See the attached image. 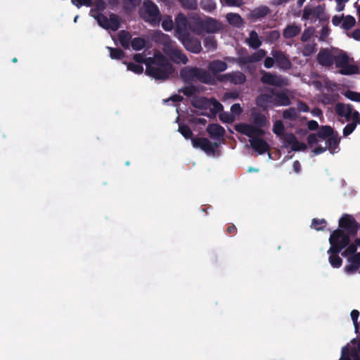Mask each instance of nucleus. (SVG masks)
Listing matches in <instances>:
<instances>
[{
  "label": "nucleus",
  "instance_id": "052dcab7",
  "mask_svg": "<svg viewBox=\"0 0 360 360\" xmlns=\"http://www.w3.org/2000/svg\"><path fill=\"white\" fill-rule=\"evenodd\" d=\"M297 110L298 112H307L310 110L309 105L305 102H304L302 101H299L297 102Z\"/></svg>",
  "mask_w": 360,
  "mask_h": 360
},
{
  "label": "nucleus",
  "instance_id": "c756f323",
  "mask_svg": "<svg viewBox=\"0 0 360 360\" xmlns=\"http://www.w3.org/2000/svg\"><path fill=\"white\" fill-rule=\"evenodd\" d=\"M335 132L330 126L323 125L319 128L317 134L319 138L327 140L329 137L335 135Z\"/></svg>",
  "mask_w": 360,
  "mask_h": 360
},
{
  "label": "nucleus",
  "instance_id": "79ce46f5",
  "mask_svg": "<svg viewBox=\"0 0 360 360\" xmlns=\"http://www.w3.org/2000/svg\"><path fill=\"white\" fill-rule=\"evenodd\" d=\"M98 22V24L103 28L108 30L109 18L103 13H98L96 15H91Z\"/></svg>",
  "mask_w": 360,
  "mask_h": 360
},
{
  "label": "nucleus",
  "instance_id": "37998d69",
  "mask_svg": "<svg viewBox=\"0 0 360 360\" xmlns=\"http://www.w3.org/2000/svg\"><path fill=\"white\" fill-rule=\"evenodd\" d=\"M200 7L208 12H212L216 9V4L212 0H201Z\"/></svg>",
  "mask_w": 360,
  "mask_h": 360
},
{
  "label": "nucleus",
  "instance_id": "49530a36",
  "mask_svg": "<svg viewBox=\"0 0 360 360\" xmlns=\"http://www.w3.org/2000/svg\"><path fill=\"white\" fill-rule=\"evenodd\" d=\"M327 222L324 219H313L311 222V227L316 231H321L326 226Z\"/></svg>",
  "mask_w": 360,
  "mask_h": 360
},
{
  "label": "nucleus",
  "instance_id": "a18cd8bd",
  "mask_svg": "<svg viewBox=\"0 0 360 360\" xmlns=\"http://www.w3.org/2000/svg\"><path fill=\"white\" fill-rule=\"evenodd\" d=\"M108 49L112 59H121L124 57V52L120 48L108 47Z\"/></svg>",
  "mask_w": 360,
  "mask_h": 360
},
{
  "label": "nucleus",
  "instance_id": "39448f33",
  "mask_svg": "<svg viewBox=\"0 0 360 360\" xmlns=\"http://www.w3.org/2000/svg\"><path fill=\"white\" fill-rule=\"evenodd\" d=\"M335 111L338 117H344L346 122H356L360 124V114L352 104L338 103L335 105Z\"/></svg>",
  "mask_w": 360,
  "mask_h": 360
},
{
  "label": "nucleus",
  "instance_id": "13d9d810",
  "mask_svg": "<svg viewBox=\"0 0 360 360\" xmlns=\"http://www.w3.org/2000/svg\"><path fill=\"white\" fill-rule=\"evenodd\" d=\"M359 266L354 263H350L345 266V271L348 274H353L359 269Z\"/></svg>",
  "mask_w": 360,
  "mask_h": 360
},
{
  "label": "nucleus",
  "instance_id": "f3484780",
  "mask_svg": "<svg viewBox=\"0 0 360 360\" xmlns=\"http://www.w3.org/2000/svg\"><path fill=\"white\" fill-rule=\"evenodd\" d=\"M200 28L207 33H216L221 29V24L216 19L207 17L199 22Z\"/></svg>",
  "mask_w": 360,
  "mask_h": 360
},
{
  "label": "nucleus",
  "instance_id": "603ef678",
  "mask_svg": "<svg viewBox=\"0 0 360 360\" xmlns=\"http://www.w3.org/2000/svg\"><path fill=\"white\" fill-rule=\"evenodd\" d=\"M127 70L134 72L136 74H141L143 72V68L140 64L129 63L127 65Z\"/></svg>",
  "mask_w": 360,
  "mask_h": 360
},
{
  "label": "nucleus",
  "instance_id": "864d4df0",
  "mask_svg": "<svg viewBox=\"0 0 360 360\" xmlns=\"http://www.w3.org/2000/svg\"><path fill=\"white\" fill-rule=\"evenodd\" d=\"M350 316H351V319H352V320L353 321V323H354L355 333H358L359 328V323H358V318H359V311L358 310H356V309H353L351 311Z\"/></svg>",
  "mask_w": 360,
  "mask_h": 360
},
{
  "label": "nucleus",
  "instance_id": "4c0bfd02",
  "mask_svg": "<svg viewBox=\"0 0 360 360\" xmlns=\"http://www.w3.org/2000/svg\"><path fill=\"white\" fill-rule=\"evenodd\" d=\"M358 71L359 68L356 65H349V63H347L346 65L340 68V72L343 75H350L357 73Z\"/></svg>",
  "mask_w": 360,
  "mask_h": 360
},
{
  "label": "nucleus",
  "instance_id": "ea45409f",
  "mask_svg": "<svg viewBox=\"0 0 360 360\" xmlns=\"http://www.w3.org/2000/svg\"><path fill=\"white\" fill-rule=\"evenodd\" d=\"M204 46L209 51H214L217 48V41L213 36H208L204 39Z\"/></svg>",
  "mask_w": 360,
  "mask_h": 360
},
{
  "label": "nucleus",
  "instance_id": "20e7f679",
  "mask_svg": "<svg viewBox=\"0 0 360 360\" xmlns=\"http://www.w3.org/2000/svg\"><path fill=\"white\" fill-rule=\"evenodd\" d=\"M180 77L186 84L200 82L205 84H213L214 79L205 69L198 67L186 66L180 70Z\"/></svg>",
  "mask_w": 360,
  "mask_h": 360
},
{
  "label": "nucleus",
  "instance_id": "6e6d98bb",
  "mask_svg": "<svg viewBox=\"0 0 360 360\" xmlns=\"http://www.w3.org/2000/svg\"><path fill=\"white\" fill-rule=\"evenodd\" d=\"M219 119L222 122L224 123H231L234 120L233 115L228 112H224L220 113Z\"/></svg>",
  "mask_w": 360,
  "mask_h": 360
},
{
  "label": "nucleus",
  "instance_id": "a211bd4d",
  "mask_svg": "<svg viewBox=\"0 0 360 360\" xmlns=\"http://www.w3.org/2000/svg\"><path fill=\"white\" fill-rule=\"evenodd\" d=\"M175 24V32L178 39L189 33L187 29L188 20L183 13H179L176 16Z\"/></svg>",
  "mask_w": 360,
  "mask_h": 360
},
{
  "label": "nucleus",
  "instance_id": "b1692460",
  "mask_svg": "<svg viewBox=\"0 0 360 360\" xmlns=\"http://www.w3.org/2000/svg\"><path fill=\"white\" fill-rule=\"evenodd\" d=\"M340 138L338 137V132H335V135H333L326 140V146H327V149H328L330 153L333 154L338 152L340 150Z\"/></svg>",
  "mask_w": 360,
  "mask_h": 360
},
{
  "label": "nucleus",
  "instance_id": "f03ea898",
  "mask_svg": "<svg viewBox=\"0 0 360 360\" xmlns=\"http://www.w3.org/2000/svg\"><path fill=\"white\" fill-rule=\"evenodd\" d=\"M349 242L350 238L343 233L342 230L335 229L331 233L329 238L330 247L327 253L329 254L328 261L332 267L338 269L342 266V259L339 256V253L347 246Z\"/></svg>",
  "mask_w": 360,
  "mask_h": 360
},
{
  "label": "nucleus",
  "instance_id": "2eb2a0df",
  "mask_svg": "<svg viewBox=\"0 0 360 360\" xmlns=\"http://www.w3.org/2000/svg\"><path fill=\"white\" fill-rule=\"evenodd\" d=\"M272 95L275 96L274 103L276 105L288 106L290 105L291 103L289 96L285 93L278 92L276 94H274V91L271 90V94H264L258 98L257 104H259V102L263 100L264 98L266 99L271 98L272 97Z\"/></svg>",
  "mask_w": 360,
  "mask_h": 360
},
{
  "label": "nucleus",
  "instance_id": "0eeeda50",
  "mask_svg": "<svg viewBox=\"0 0 360 360\" xmlns=\"http://www.w3.org/2000/svg\"><path fill=\"white\" fill-rule=\"evenodd\" d=\"M339 229L342 230L345 235H347L350 238V236H355L360 228V224L353 217V216L344 214L342 217L339 219Z\"/></svg>",
  "mask_w": 360,
  "mask_h": 360
},
{
  "label": "nucleus",
  "instance_id": "7c9ffc66",
  "mask_svg": "<svg viewBox=\"0 0 360 360\" xmlns=\"http://www.w3.org/2000/svg\"><path fill=\"white\" fill-rule=\"evenodd\" d=\"M226 19L230 25L237 27H240L243 22V18L238 13H229L226 15Z\"/></svg>",
  "mask_w": 360,
  "mask_h": 360
},
{
  "label": "nucleus",
  "instance_id": "3c124183",
  "mask_svg": "<svg viewBox=\"0 0 360 360\" xmlns=\"http://www.w3.org/2000/svg\"><path fill=\"white\" fill-rule=\"evenodd\" d=\"M162 27L165 30V31H170L173 29L174 27V22L172 21V17L171 16H167L166 18H165L162 22Z\"/></svg>",
  "mask_w": 360,
  "mask_h": 360
},
{
  "label": "nucleus",
  "instance_id": "a878e982",
  "mask_svg": "<svg viewBox=\"0 0 360 360\" xmlns=\"http://www.w3.org/2000/svg\"><path fill=\"white\" fill-rule=\"evenodd\" d=\"M271 13L270 8L267 6H261L255 8L251 11L250 16L254 20L262 19Z\"/></svg>",
  "mask_w": 360,
  "mask_h": 360
},
{
  "label": "nucleus",
  "instance_id": "2f4dec72",
  "mask_svg": "<svg viewBox=\"0 0 360 360\" xmlns=\"http://www.w3.org/2000/svg\"><path fill=\"white\" fill-rule=\"evenodd\" d=\"M282 117L284 120L295 121L298 117V113L296 108L291 107L283 111Z\"/></svg>",
  "mask_w": 360,
  "mask_h": 360
},
{
  "label": "nucleus",
  "instance_id": "e2e57ef3",
  "mask_svg": "<svg viewBox=\"0 0 360 360\" xmlns=\"http://www.w3.org/2000/svg\"><path fill=\"white\" fill-rule=\"evenodd\" d=\"M231 113L233 115H239L242 113L243 109L239 103H234L231 107Z\"/></svg>",
  "mask_w": 360,
  "mask_h": 360
},
{
  "label": "nucleus",
  "instance_id": "09e8293b",
  "mask_svg": "<svg viewBox=\"0 0 360 360\" xmlns=\"http://www.w3.org/2000/svg\"><path fill=\"white\" fill-rule=\"evenodd\" d=\"M280 36L281 34L278 30H275L269 31L266 35V41L270 43H274L279 39Z\"/></svg>",
  "mask_w": 360,
  "mask_h": 360
},
{
  "label": "nucleus",
  "instance_id": "8fccbe9b",
  "mask_svg": "<svg viewBox=\"0 0 360 360\" xmlns=\"http://www.w3.org/2000/svg\"><path fill=\"white\" fill-rule=\"evenodd\" d=\"M181 6L189 10L197 9V1L196 0H179Z\"/></svg>",
  "mask_w": 360,
  "mask_h": 360
},
{
  "label": "nucleus",
  "instance_id": "a19ab883",
  "mask_svg": "<svg viewBox=\"0 0 360 360\" xmlns=\"http://www.w3.org/2000/svg\"><path fill=\"white\" fill-rule=\"evenodd\" d=\"M355 23L356 20L353 16L347 15L345 18H343L341 27L344 30H350L352 27H354Z\"/></svg>",
  "mask_w": 360,
  "mask_h": 360
},
{
  "label": "nucleus",
  "instance_id": "f257e3e1",
  "mask_svg": "<svg viewBox=\"0 0 360 360\" xmlns=\"http://www.w3.org/2000/svg\"><path fill=\"white\" fill-rule=\"evenodd\" d=\"M174 72V68L168 59L158 52L153 58H148L146 74L156 79L165 80Z\"/></svg>",
  "mask_w": 360,
  "mask_h": 360
},
{
  "label": "nucleus",
  "instance_id": "aec40b11",
  "mask_svg": "<svg viewBox=\"0 0 360 360\" xmlns=\"http://www.w3.org/2000/svg\"><path fill=\"white\" fill-rule=\"evenodd\" d=\"M261 82L263 84H269L277 87H281L285 84L284 79L281 76H278L267 72H264V74L261 77Z\"/></svg>",
  "mask_w": 360,
  "mask_h": 360
},
{
  "label": "nucleus",
  "instance_id": "58836bf2",
  "mask_svg": "<svg viewBox=\"0 0 360 360\" xmlns=\"http://www.w3.org/2000/svg\"><path fill=\"white\" fill-rule=\"evenodd\" d=\"M146 40L142 37H135L131 41V46L135 51H140L146 46Z\"/></svg>",
  "mask_w": 360,
  "mask_h": 360
},
{
  "label": "nucleus",
  "instance_id": "c85d7f7f",
  "mask_svg": "<svg viewBox=\"0 0 360 360\" xmlns=\"http://www.w3.org/2000/svg\"><path fill=\"white\" fill-rule=\"evenodd\" d=\"M118 39L121 46L124 49H127L129 48L130 41H131V35L128 31L121 30L118 33Z\"/></svg>",
  "mask_w": 360,
  "mask_h": 360
},
{
  "label": "nucleus",
  "instance_id": "ddd939ff",
  "mask_svg": "<svg viewBox=\"0 0 360 360\" xmlns=\"http://www.w3.org/2000/svg\"><path fill=\"white\" fill-rule=\"evenodd\" d=\"M262 136H252L249 137L251 148L260 155L264 154L270 150V146Z\"/></svg>",
  "mask_w": 360,
  "mask_h": 360
},
{
  "label": "nucleus",
  "instance_id": "f704fd0d",
  "mask_svg": "<svg viewBox=\"0 0 360 360\" xmlns=\"http://www.w3.org/2000/svg\"><path fill=\"white\" fill-rule=\"evenodd\" d=\"M179 92L182 93L187 97H191L199 92L198 88L193 84H188L187 86L181 88L179 90Z\"/></svg>",
  "mask_w": 360,
  "mask_h": 360
},
{
  "label": "nucleus",
  "instance_id": "680f3d73",
  "mask_svg": "<svg viewBox=\"0 0 360 360\" xmlns=\"http://www.w3.org/2000/svg\"><path fill=\"white\" fill-rule=\"evenodd\" d=\"M318 138H319V136H318L317 133L316 134H310L307 138L308 144L309 146H313V145L317 144L319 142Z\"/></svg>",
  "mask_w": 360,
  "mask_h": 360
},
{
  "label": "nucleus",
  "instance_id": "bb28decb",
  "mask_svg": "<svg viewBox=\"0 0 360 360\" xmlns=\"http://www.w3.org/2000/svg\"><path fill=\"white\" fill-rule=\"evenodd\" d=\"M191 104L195 108L207 110L211 106V101L205 97H194Z\"/></svg>",
  "mask_w": 360,
  "mask_h": 360
},
{
  "label": "nucleus",
  "instance_id": "0e129e2a",
  "mask_svg": "<svg viewBox=\"0 0 360 360\" xmlns=\"http://www.w3.org/2000/svg\"><path fill=\"white\" fill-rule=\"evenodd\" d=\"M211 101V105H213L214 112H219L220 111H222L223 110V105L221 103H220L218 101H217L215 98H212Z\"/></svg>",
  "mask_w": 360,
  "mask_h": 360
},
{
  "label": "nucleus",
  "instance_id": "c9c22d12",
  "mask_svg": "<svg viewBox=\"0 0 360 360\" xmlns=\"http://www.w3.org/2000/svg\"><path fill=\"white\" fill-rule=\"evenodd\" d=\"M120 26L119 17L114 13L110 15L108 30L110 29L112 31H117Z\"/></svg>",
  "mask_w": 360,
  "mask_h": 360
},
{
  "label": "nucleus",
  "instance_id": "5fc2aeb1",
  "mask_svg": "<svg viewBox=\"0 0 360 360\" xmlns=\"http://www.w3.org/2000/svg\"><path fill=\"white\" fill-rule=\"evenodd\" d=\"M314 29L313 27H308L307 29H305L301 36V41L302 42H306L311 37V36L314 34Z\"/></svg>",
  "mask_w": 360,
  "mask_h": 360
},
{
  "label": "nucleus",
  "instance_id": "1a4fd4ad",
  "mask_svg": "<svg viewBox=\"0 0 360 360\" xmlns=\"http://www.w3.org/2000/svg\"><path fill=\"white\" fill-rule=\"evenodd\" d=\"M179 39L181 40L184 48L187 51L193 53H200L202 50L201 42L197 37H195L188 33L179 38Z\"/></svg>",
  "mask_w": 360,
  "mask_h": 360
},
{
  "label": "nucleus",
  "instance_id": "412c9836",
  "mask_svg": "<svg viewBox=\"0 0 360 360\" xmlns=\"http://www.w3.org/2000/svg\"><path fill=\"white\" fill-rule=\"evenodd\" d=\"M207 132L212 139L220 140L225 134V129L218 124H210L207 127Z\"/></svg>",
  "mask_w": 360,
  "mask_h": 360
},
{
  "label": "nucleus",
  "instance_id": "e433bc0d",
  "mask_svg": "<svg viewBox=\"0 0 360 360\" xmlns=\"http://www.w3.org/2000/svg\"><path fill=\"white\" fill-rule=\"evenodd\" d=\"M316 44L314 41L305 44L303 46L302 53L305 57L311 56L316 51Z\"/></svg>",
  "mask_w": 360,
  "mask_h": 360
},
{
  "label": "nucleus",
  "instance_id": "bf43d9fd",
  "mask_svg": "<svg viewBox=\"0 0 360 360\" xmlns=\"http://www.w3.org/2000/svg\"><path fill=\"white\" fill-rule=\"evenodd\" d=\"M323 11L321 8L319 7L314 8L313 12L311 16V22H316L317 20L320 18L321 15L322 14Z\"/></svg>",
  "mask_w": 360,
  "mask_h": 360
},
{
  "label": "nucleus",
  "instance_id": "423d86ee",
  "mask_svg": "<svg viewBox=\"0 0 360 360\" xmlns=\"http://www.w3.org/2000/svg\"><path fill=\"white\" fill-rule=\"evenodd\" d=\"M339 360H360V338H353L342 347Z\"/></svg>",
  "mask_w": 360,
  "mask_h": 360
},
{
  "label": "nucleus",
  "instance_id": "f8f14e48",
  "mask_svg": "<svg viewBox=\"0 0 360 360\" xmlns=\"http://www.w3.org/2000/svg\"><path fill=\"white\" fill-rule=\"evenodd\" d=\"M271 54L275 59L276 63L280 69L288 70L292 68V63L288 56L283 51L281 50H272Z\"/></svg>",
  "mask_w": 360,
  "mask_h": 360
},
{
  "label": "nucleus",
  "instance_id": "473e14b6",
  "mask_svg": "<svg viewBox=\"0 0 360 360\" xmlns=\"http://www.w3.org/2000/svg\"><path fill=\"white\" fill-rule=\"evenodd\" d=\"M273 132L278 137L283 140V136L286 134L285 131V126L281 120H276L274 122Z\"/></svg>",
  "mask_w": 360,
  "mask_h": 360
},
{
  "label": "nucleus",
  "instance_id": "9d476101",
  "mask_svg": "<svg viewBox=\"0 0 360 360\" xmlns=\"http://www.w3.org/2000/svg\"><path fill=\"white\" fill-rule=\"evenodd\" d=\"M165 53L175 63L186 64L188 61L187 56L176 46H169L165 49Z\"/></svg>",
  "mask_w": 360,
  "mask_h": 360
},
{
  "label": "nucleus",
  "instance_id": "4468645a",
  "mask_svg": "<svg viewBox=\"0 0 360 360\" xmlns=\"http://www.w3.org/2000/svg\"><path fill=\"white\" fill-rule=\"evenodd\" d=\"M266 55L264 49H258L250 56H241L238 58L237 62L240 66L261 61Z\"/></svg>",
  "mask_w": 360,
  "mask_h": 360
},
{
  "label": "nucleus",
  "instance_id": "6ab92c4d",
  "mask_svg": "<svg viewBox=\"0 0 360 360\" xmlns=\"http://www.w3.org/2000/svg\"><path fill=\"white\" fill-rule=\"evenodd\" d=\"M283 141L285 146L287 147L288 145H290L291 150L293 151L304 150L307 148L306 144L302 142H300L292 133H287L283 136Z\"/></svg>",
  "mask_w": 360,
  "mask_h": 360
},
{
  "label": "nucleus",
  "instance_id": "6e6552de",
  "mask_svg": "<svg viewBox=\"0 0 360 360\" xmlns=\"http://www.w3.org/2000/svg\"><path fill=\"white\" fill-rule=\"evenodd\" d=\"M192 145L194 148H200L208 155H214V148L219 147L218 143H212L207 138L193 137L191 138Z\"/></svg>",
  "mask_w": 360,
  "mask_h": 360
},
{
  "label": "nucleus",
  "instance_id": "dca6fc26",
  "mask_svg": "<svg viewBox=\"0 0 360 360\" xmlns=\"http://www.w3.org/2000/svg\"><path fill=\"white\" fill-rule=\"evenodd\" d=\"M218 79L221 82L228 81L233 84L238 85L245 82L246 76L243 72L236 71L220 75Z\"/></svg>",
  "mask_w": 360,
  "mask_h": 360
},
{
  "label": "nucleus",
  "instance_id": "5701e85b",
  "mask_svg": "<svg viewBox=\"0 0 360 360\" xmlns=\"http://www.w3.org/2000/svg\"><path fill=\"white\" fill-rule=\"evenodd\" d=\"M228 68V65L226 62L220 60H214L210 63L208 69L214 75L217 74L225 71Z\"/></svg>",
  "mask_w": 360,
  "mask_h": 360
},
{
  "label": "nucleus",
  "instance_id": "72a5a7b5",
  "mask_svg": "<svg viewBox=\"0 0 360 360\" xmlns=\"http://www.w3.org/2000/svg\"><path fill=\"white\" fill-rule=\"evenodd\" d=\"M333 60L336 67L341 68L346 65L347 63H349V58L345 53H341L336 56H334Z\"/></svg>",
  "mask_w": 360,
  "mask_h": 360
},
{
  "label": "nucleus",
  "instance_id": "4be33fe9",
  "mask_svg": "<svg viewBox=\"0 0 360 360\" xmlns=\"http://www.w3.org/2000/svg\"><path fill=\"white\" fill-rule=\"evenodd\" d=\"M334 56L328 49H322L317 55V60L323 66H330L334 63Z\"/></svg>",
  "mask_w": 360,
  "mask_h": 360
},
{
  "label": "nucleus",
  "instance_id": "9b49d317",
  "mask_svg": "<svg viewBox=\"0 0 360 360\" xmlns=\"http://www.w3.org/2000/svg\"><path fill=\"white\" fill-rule=\"evenodd\" d=\"M143 11L148 15V21L155 22L160 20V10L158 6L151 0L143 1Z\"/></svg>",
  "mask_w": 360,
  "mask_h": 360
},
{
  "label": "nucleus",
  "instance_id": "393cba45",
  "mask_svg": "<svg viewBox=\"0 0 360 360\" xmlns=\"http://www.w3.org/2000/svg\"><path fill=\"white\" fill-rule=\"evenodd\" d=\"M301 32V27L295 24L288 25L283 31L285 39H292L297 36Z\"/></svg>",
  "mask_w": 360,
  "mask_h": 360
},
{
  "label": "nucleus",
  "instance_id": "338daca9",
  "mask_svg": "<svg viewBox=\"0 0 360 360\" xmlns=\"http://www.w3.org/2000/svg\"><path fill=\"white\" fill-rule=\"evenodd\" d=\"M348 261L350 263H354L360 266V252L355 253L353 256L348 257Z\"/></svg>",
  "mask_w": 360,
  "mask_h": 360
},
{
  "label": "nucleus",
  "instance_id": "774afa93",
  "mask_svg": "<svg viewBox=\"0 0 360 360\" xmlns=\"http://www.w3.org/2000/svg\"><path fill=\"white\" fill-rule=\"evenodd\" d=\"M274 63H276L274 57H266L264 61V65L266 68H271L274 66Z\"/></svg>",
  "mask_w": 360,
  "mask_h": 360
},
{
  "label": "nucleus",
  "instance_id": "de8ad7c7",
  "mask_svg": "<svg viewBox=\"0 0 360 360\" xmlns=\"http://www.w3.org/2000/svg\"><path fill=\"white\" fill-rule=\"evenodd\" d=\"M359 122H351L348 123L343 129L342 134L343 136H348L350 135L356 129Z\"/></svg>",
  "mask_w": 360,
  "mask_h": 360
},
{
  "label": "nucleus",
  "instance_id": "7ed1b4c3",
  "mask_svg": "<svg viewBox=\"0 0 360 360\" xmlns=\"http://www.w3.org/2000/svg\"><path fill=\"white\" fill-rule=\"evenodd\" d=\"M250 122L251 124H237L235 126V130L248 137L264 136L265 131L264 128L266 127L269 124V121L265 115L259 112H252L250 114Z\"/></svg>",
  "mask_w": 360,
  "mask_h": 360
},
{
  "label": "nucleus",
  "instance_id": "69168bd1",
  "mask_svg": "<svg viewBox=\"0 0 360 360\" xmlns=\"http://www.w3.org/2000/svg\"><path fill=\"white\" fill-rule=\"evenodd\" d=\"M313 9L314 8H309V7H304V8L303 10V13H302V19L303 20L311 19V14H312V12H313Z\"/></svg>",
  "mask_w": 360,
  "mask_h": 360
},
{
  "label": "nucleus",
  "instance_id": "4d7b16f0",
  "mask_svg": "<svg viewBox=\"0 0 360 360\" xmlns=\"http://www.w3.org/2000/svg\"><path fill=\"white\" fill-rule=\"evenodd\" d=\"M345 96L351 101L360 102V93L348 90L345 92Z\"/></svg>",
  "mask_w": 360,
  "mask_h": 360
},
{
  "label": "nucleus",
  "instance_id": "c03bdc74",
  "mask_svg": "<svg viewBox=\"0 0 360 360\" xmlns=\"http://www.w3.org/2000/svg\"><path fill=\"white\" fill-rule=\"evenodd\" d=\"M178 131L186 139L193 138L192 130L187 124H180Z\"/></svg>",
  "mask_w": 360,
  "mask_h": 360
},
{
  "label": "nucleus",
  "instance_id": "cd10ccee",
  "mask_svg": "<svg viewBox=\"0 0 360 360\" xmlns=\"http://www.w3.org/2000/svg\"><path fill=\"white\" fill-rule=\"evenodd\" d=\"M246 43L253 49H257L262 45V41L260 40L257 32L255 30H252L250 32L249 38L246 40Z\"/></svg>",
  "mask_w": 360,
  "mask_h": 360
}]
</instances>
